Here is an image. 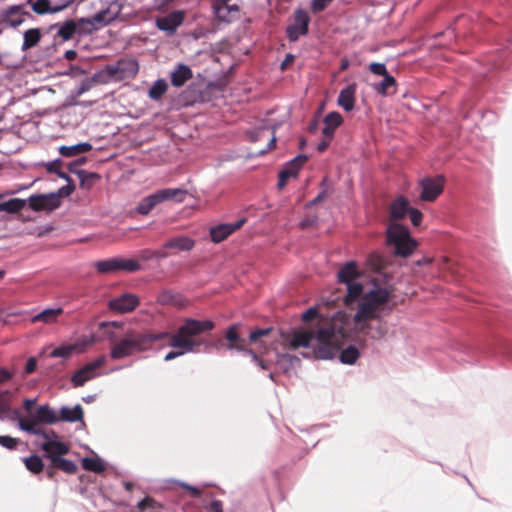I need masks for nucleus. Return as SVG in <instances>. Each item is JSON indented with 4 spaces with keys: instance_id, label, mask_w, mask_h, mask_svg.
Masks as SVG:
<instances>
[{
    "instance_id": "obj_41",
    "label": "nucleus",
    "mask_w": 512,
    "mask_h": 512,
    "mask_svg": "<svg viewBox=\"0 0 512 512\" xmlns=\"http://www.w3.org/2000/svg\"><path fill=\"white\" fill-rule=\"evenodd\" d=\"M395 86H396L395 78L392 75L388 74L383 77V80L381 82L375 84L373 86V88L378 94H380L382 96H386L390 93L389 90L391 88H395Z\"/></svg>"
},
{
    "instance_id": "obj_30",
    "label": "nucleus",
    "mask_w": 512,
    "mask_h": 512,
    "mask_svg": "<svg viewBox=\"0 0 512 512\" xmlns=\"http://www.w3.org/2000/svg\"><path fill=\"white\" fill-rule=\"evenodd\" d=\"M195 241L187 236L174 237L164 244V248L175 249L179 251H190L193 249Z\"/></svg>"
},
{
    "instance_id": "obj_64",
    "label": "nucleus",
    "mask_w": 512,
    "mask_h": 512,
    "mask_svg": "<svg viewBox=\"0 0 512 512\" xmlns=\"http://www.w3.org/2000/svg\"><path fill=\"white\" fill-rule=\"evenodd\" d=\"M317 315V309L314 307L309 308L302 314V320L303 321H310L312 318H314Z\"/></svg>"
},
{
    "instance_id": "obj_39",
    "label": "nucleus",
    "mask_w": 512,
    "mask_h": 512,
    "mask_svg": "<svg viewBox=\"0 0 512 512\" xmlns=\"http://www.w3.org/2000/svg\"><path fill=\"white\" fill-rule=\"evenodd\" d=\"M41 34L39 29H28L24 32L22 50H28L40 41Z\"/></svg>"
},
{
    "instance_id": "obj_21",
    "label": "nucleus",
    "mask_w": 512,
    "mask_h": 512,
    "mask_svg": "<svg viewBox=\"0 0 512 512\" xmlns=\"http://www.w3.org/2000/svg\"><path fill=\"white\" fill-rule=\"evenodd\" d=\"M73 0H61L55 5H51L49 0H36L32 3V10L37 14L57 13L67 8Z\"/></svg>"
},
{
    "instance_id": "obj_50",
    "label": "nucleus",
    "mask_w": 512,
    "mask_h": 512,
    "mask_svg": "<svg viewBox=\"0 0 512 512\" xmlns=\"http://www.w3.org/2000/svg\"><path fill=\"white\" fill-rule=\"evenodd\" d=\"M138 508L141 511L149 510L148 512H161L162 506L154 499L146 497L138 503Z\"/></svg>"
},
{
    "instance_id": "obj_14",
    "label": "nucleus",
    "mask_w": 512,
    "mask_h": 512,
    "mask_svg": "<svg viewBox=\"0 0 512 512\" xmlns=\"http://www.w3.org/2000/svg\"><path fill=\"white\" fill-rule=\"evenodd\" d=\"M11 413V410L10 412ZM15 418L18 421V427L29 434L40 436L46 431L43 430L39 424H43L42 421L37 420V409L33 410V412H30L29 414H26L24 417L21 416L18 411H12Z\"/></svg>"
},
{
    "instance_id": "obj_12",
    "label": "nucleus",
    "mask_w": 512,
    "mask_h": 512,
    "mask_svg": "<svg viewBox=\"0 0 512 512\" xmlns=\"http://www.w3.org/2000/svg\"><path fill=\"white\" fill-rule=\"evenodd\" d=\"M185 16L186 14L183 10H175L165 16L157 17L155 24L160 31L165 32L167 35H174L183 24Z\"/></svg>"
},
{
    "instance_id": "obj_53",
    "label": "nucleus",
    "mask_w": 512,
    "mask_h": 512,
    "mask_svg": "<svg viewBox=\"0 0 512 512\" xmlns=\"http://www.w3.org/2000/svg\"><path fill=\"white\" fill-rule=\"evenodd\" d=\"M95 79L86 78L84 79L79 86L75 90L76 96H81L87 91H89L96 83H99L97 81V77L94 76Z\"/></svg>"
},
{
    "instance_id": "obj_34",
    "label": "nucleus",
    "mask_w": 512,
    "mask_h": 512,
    "mask_svg": "<svg viewBox=\"0 0 512 512\" xmlns=\"http://www.w3.org/2000/svg\"><path fill=\"white\" fill-rule=\"evenodd\" d=\"M358 276L357 266L354 261L347 262L338 272V280L348 284Z\"/></svg>"
},
{
    "instance_id": "obj_13",
    "label": "nucleus",
    "mask_w": 512,
    "mask_h": 512,
    "mask_svg": "<svg viewBox=\"0 0 512 512\" xmlns=\"http://www.w3.org/2000/svg\"><path fill=\"white\" fill-rule=\"evenodd\" d=\"M310 18L306 11L297 9L294 13V22L287 27V36L290 41H296L300 36L307 34Z\"/></svg>"
},
{
    "instance_id": "obj_33",
    "label": "nucleus",
    "mask_w": 512,
    "mask_h": 512,
    "mask_svg": "<svg viewBox=\"0 0 512 512\" xmlns=\"http://www.w3.org/2000/svg\"><path fill=\"white\" fill-rule=\"evenodd\" d=\"M63 313V309L58 308H48L43 310L42 312L36 314L32 318V322H43L45 324L55 323L59 315Z\"/></svg>"
},
{
    "instance_id": "obj_9",
    "label": "nucleus",
    "mask_w": 512,
    "mask_h": 512,
    "mask_svg": "<svg viewBox=\"0 0 512 512\" xmlns=\"http://www.w3.org/2000/svg\"><path fill=\"white\" fill-rule=\"evenodd\" d=\"M40 437L44 440L40 447L51 462L54 458H59L69 452V446L60 441L59 436L53 430L43 433Z\"/></svg>"
},
{
    "instance_id": "obj_42",
    "label": "nucleus",
    "mask_w": 512,
    "mask_h": 512,
    "mask_svg": "<svg viewBox=\"0 0 512 512\" xmlns=\"http://www.w3.org/2000/svg\"><path fill=\"white\" fill-rule=\"evenodd\" d=\"M82 467L87 471L100 473L105 470V463L98 457H86L82 459Z\"/></svg>"
},
{
    "instance_id": "obj_62",
    "label": "nucleus",
    "mask_w": 512,
    "mask_h": 512,
    "mask_svg": "<svg viewBox=\"0 0 512 512\" xmlns=\"http://www.w3.org/2000/svg\"><path fill=\"white\" fill-rule=\"evenodd\" d=\"M36 366H37V360L35 357H30L27 362H26V365H25V373L26 374H31L35 371L36 369Z\"/></svg>"
},
{
    "instance_id": "obj_7",
    "label": "nucleus",
    "mask_w": 512,
    "mask_h": 512,
    "mask_svg": "<svg viewBox=\"0 0 512 512\" xmlns=\"http://www.w3.org/2000/svg\"><path fill=\"white\" fill-rule=\"evenodd\" d=\"M187 192L180 188H164L144 197L136 206V211L140 215H148L159 204L175 200L176 202H183Z\"/></svg>"
},
{
    "instance_id": "obj_25",
    "label": "nucleus",
    "mask_w": 512,
    "mask_h": 512,
    "mask_svg": "<svg viewBox=\"0 0 512 512\" xmlns=\"http://www.w3.org/2000/svg\"><path fill=\"white\" fill-rule=\"evenodd\" d=\"M193 76L192 70L185 64H178L170 73L171 84L174 87H181L186 81Z\"/></svg>"
},
{
    "instance_id": "obj_47",
    "label": "nucleus",
    "mask_w": 512,
    "mask_h": 512,
    "mask_svg": "<svg viewBox=\"0 0 512 512\" xmlns=\"http://www.w3.org/2000/svg\"><path fill=\"white\" fill-rule=\"evenodd\" d=\"M77 31V24L72 21H66L61 27L58 29L57 34L63 39V40H69L73 37L75 32Z\"/></svg>"
},
{
    "instance_id": "obj_56",
    "label": "nucleus",
    "mask_w": 512,
    "mask_h": 512,
    "mask_svg": "<svg viewBox=\"0 0 512 512\" xmlns=\"http://www.w3.org/2000/svg\"><path fill=\"white\" fill-rule=\"evenodd\" d=\"M18 442H19L18 439L13 438L11 436H0V445L9 450L15 449Z\"/></svg>"
},
{
    "instance_id": "obj_5",
    "label": "nucleus",
    "mask_w": 512,
    "mask_h": 512,
    "mask_svg": "<svg viewBox=\"0 0 512 512\" xmlns=\"http://www.w3.org/2000/svg\"><path fill=\"white\" fill-rule=\"evenodd\" d=\"M139 71V64L134 58H121L108 64L95 74L97 81L102 84L118 82L134 78Z\"/></svg>"
},
{
    "instance_id": "obj_57",
    "label": "nucleus",
    "mask_w": 512,
    "mask_h": 512,
    "mask_svg": "<svg viewBox=\"0 0 512 512\" xmlns=\"http://www.w3.org/2000/svg\"><path fill=\"white\" fill-rule=\"evenodd\" d=\"M333 0H312L311 9L317 13L324 10Z\"/></svg>"
},
{
    "instance_id": "obj_6",
    "label": "nucleus",
    "mask_w": 512,
    "mask_h": 512,
    "mask_svg": "<svg viewBox=\"0 0 512 512\" xmlns=\"http://www.w3.org/2000/svg\"><path fill=\"white\" fill-rule=\"evenodd\" d=\"M386 234L387 243L394 247V252L397 256L406 258L417 247V242L411 237L409 230L401 224H390Z\"/></svg>"
},
{
    "instance_id": "obj_24",
    "label": "nucleus",
    "mask_w": 512,
    "mask_h": 512,
    "mask_svg": "<svg viewBox=\"0 0 512 512\" xmlns=\"http://www.w3.org/2000/svg\"><path fill=\"white\" fill-rule=\"evenodd\" d=\"M238 327V324H234L227 329L225 333V338L229 342L227 349L247 353L249 349H247L244 345L245 340L239 336Z\"/></svg>"
},
{
    "instance_id": "obj_20",
    "label": "nucleus",
    "mask_w": 512,
    "mask_h": 512,
    "mask_svg": "<svg viewBox=\"0 0 512 512\" xmlns=\"http://www.w3.org/2000/svg\"><path fill=\"white\" fill-rule=\"evenodd\" d=\"M30 14L28 12H24L21 6H12L4 11L3 17L1 19L2 26L5 28L6 26H10L16 28L20 26Z\"/></svg>"
},
{
    "instance_id": "obj_1",
    "label": "nucleus",
    "mask_w": 512,
    "mask_h": 512,
    "mask_svg": "<svg viewBox=\"0 0 512 512\" xmlns=\"http://www.w3.org/2000/svg\"><path fill=\"white\" fill-rule=\"evenodd\" d=\"M344 339L343 330L331 323L294 329L285 336L289 348H312L320 359H332L343 345Z\"/></svg>"
},
{
    "instance_id": "obj_16",
    "label": "nucleus",
    "mask_w": 512,
    "mask_h": 512,
    "mask_svg": "<svg viewBox=\"0 0 512 512\" xmlns=\"http://www.w3.org/2000/svg\"><path fill=\"white\" fill-rule=\"evenodd\" d=\"M28 202L34 211H53L60 205L59 198L55 194L32 195L28 198Z\"/></svg>"
},
{
    "instance_id": "obj_29",
    "label": "nucleus",
    "mask_w": 512,
    "mask_h": 512,
    "mask_svg": "<svg viewBox=\"0 0 512 512\" xmlns=\"http://www.w3.org/2000/svg\"><path fill=\"white\" fill-rule=\"evenodd\" d=\"M300 363V359L294 355L281 354L278 355L276 360L277 368L286 375H290L295 366Z\"/></svg>"
},
{
    "instance_id": "obj_63",
    "label": "nucleus",
    "mask_w": 512,
    "mask_h": 512,
    "mask_svg": "<svg viewBox=\"0 0 512 512\" xmlns=\"http://www.w3.org/2000/svg\"><path fill=\"white\" fill-rule=\"evenodd\" d=\"M208 512H223L222 502L219 500H213L207 507Z\"/></svg>"
},
{
    "instance_id": "obj_49",
    "label": "nucleus",
    "mask_w": 512,
    "mask_h": 512,
    "mask_svg": "<svg viewBox=\"0 0 512 512\" xmlns=\"http://www.w3.org/2000/svg\"><path fill=\"white\" fill-rule=\"evenodd\" d=\"M26 468L34 474H37L43 469L42 459L37 455H32L24 459Z\"/></svg>"
},
{
    "instance_id": "obj_17",
    "label": "nucleus",
    "mask_w": 512,
    "mask_h": 512,
    "mask_svg": "<svg viewBox=\"0 0 512 512\" xmlns=\"http://www.w3.org/2000/svg\"><path fill=\"white\" fill-rule=\"evenodd\" d=\"M138 304L139 300L136 295L124 293L119 297L111 299L108 303V307L110 310L118 313H127L133 311Z\"/></svg>"
},
{
    "instance_id": "obj_46",
    "label": "nucleus",
    "mask_w": 512,
    "mask_h": 512,
    "mask_svg": "<svg viewBox=\"0 0 512 512\" xmlns=\"http://www.w3.org/2000/svg\"><path fill=\"white\" fill-rule=\"evenodd\" d=\"M77 176L80 179L81 187L90 188L96 180L100 179V176L94 172H87L85 170H80L77 172Z\"/></svg>"
},
{
    "instance_id": "obj_59",
    "label": "nucleus",
    "mask_w": 512,
    "mask_h": 512,
    "mask_svg": "<svg viewBox=\"0 0 512 512\" xmlns=\"http://www.w3.org/2000/svg\"><path fill=\"white\" fill-rule=\"evenodd\" d=\"M270 332V329H257L255 331H252L249 335V339L251 342L257 341L260 337L268 335Z\"/></svg>"
},
{
    "instance_id": "obj_19",
    "label": "nucleus",
    "mask_w": 512,
    "mask_h": 512,
    "mask_svg": "<svg viewBox=\"0 0 512 512\" xmlns=\"http://www.w3.org/2000/svg\"><path fill=\"white\" fill-rule=\"evenodd\" d=\"M307 156L300 154L289 161L279 173L278 187L281 189L286 185L289 178L296 177L301 166L306 162Z\"/></svg>"
},
{
    "instance_id": "obj_40",
    "label": "nucleus",
    "mask_w": 512,
    "mask_h": 512,
    "mask_svg": "<svg viewBox=\"0 0 512 512\" xmlns=\"http://www.w3.org/2000/svg\"><path fill=\"white\" fill-rule=\"evenodd\" d=\"M26 205V200L13 198L8 201L0 203V212L17 213L21 211Z\"/></svg>"
},
{
    "instance_id": "obj_3",
    "label": "nucleus",
    "mask_w": 512,
    "mask_h": 512,
    "mask_svg": "<svg viewBox=\"0 0 512 512\" xmlns=\"http://www.w3.org/2000/svg\"><path fill=\"white\" fill-rule=\"evenodd\" d=\"M214 328V323L211 320H196L188 318L184 324L181 325L177 333H168L163 339H170L169 346L181 352V355L188 353L198 352V347L204 344V341L194 340L193 337L203 332L210 331Z\"/></svg>"
},
{
    "instance_id": "obj_27",
    "label": "nucleus",
    "mask_w": 512,
    "mask_h": 512,
    "mask_svg": "<svg viewBox=\"0 0 512 512\" xmlns=\"http://www.w3.org/2000/svg\"><path fill=\"white\" fill-rule=\"evenodd\" d=\"M343 122V118L338 112H330L324 117V127L322 129V133L325 138L331 139L333 137L334 131L338 128Z\"/></svg>"
},
{
    "instance_id": "obj_10",
    "label": "nucleus",
    "mask_w": 512,
    "mask_h": 512,
    "mask_svg": "<svg viewBox=\"0 0 512 512\" xmlns=\"http://www.w3.org/2000/svg\"><path fill=\"white\" fill-rule=\"evenodd\" d=\"M106 363V356L102 355L92 362L85 364L82 368L77 370L71 377V382L74 387H81L86 382L95 379L100 375L98 371Z\"/></svg>"
},
{
    "instance_id": "obj_45",
    "label": "nucleus",
    "mask_w": 512,
    "mask_h": 512,
    "mask_svg": "<svg viewBox=\"0 0 512 512\" xmlns=\"http://www.w3.org/2000/svg\"><path fill=\"white\" fill-rule=\"evenodd\" d=\"M360 354L358 349L355 346H348L344 349L340 354V361L344 364L352 365L359 358Z\"/></svg>"
},
{
    "instance_id": "obj_52",
    "label": "nucleus",
    "mask_w": 512,
    "mask_h": 512,
    "mask_svg": "<svg viewBox=\"0 0 512 512\" xmlns=\"http://www.w3.org/2000/svg\"><path fill=\"white\" fill-rule=\"evenodd\" d=\"M95 342L94 335H87L80 337L72 346H75V352H84L88 346Z\"/></svg>"
},
{
    "instance_id": "obj_55",
    "label": "nucleus",
    "mask_w": 512,
    "mask_h": 512,
    "mask_svg": "<svg viewBox=\"0 0 512 512\" xmlns=\"http://www.w3.org/2000/svg\"><path fill=\"white\" fill-rule=\"evenodd\" d=\"M328 187H329L328 179L324 178L322 181V188H323L322 191L312 201H310L307 204V207H311V206L315 205L316 203H318L319 201H322L326 197Z\"/></svg>"
},
{
    "instance_id": "obj_37",
    "label": "nucleus",
    "mask_w": 512,
    "mask_h": 512,
    "mask_svg": "<svg viewBox=\"0 0 512 512\" xmlns=\"http://www.w3.org/2000/svg\"><path fill=\"white\" fill-rule=\"evenodd\" d=\"M12 397L13 392L11 390L0 387V419L8 417Z\"/></svg>"
},
{
    "instance_id": "obj_4",
    "label": "nucleus",
    "mask_w": 512,
    "mask_h": 512,
    "mask_svg": "<svg viewBox=\"0 0 512 512\" xmlns=\"http://www.w3.org/2000/svg\"><path fill=\"white\" fill-rule=\"evenodd\" d=\"M168 332L151 333L148 331L129 330L124 337L112 345L110 357L114 360L130 357L136 353L146 351L152 345L167 336Z\"/></svg>"
},
{
    "instance_id": "obj_36",
    "label": "nucleus",
    "mask_w": 512,
    "mask_h": 512,
    "mask_svg": "<svg viewBox=\"0 0 512 512\" xmlns=\"http://www.w3.org/2000/svg\"><path fill=\"white\" fill-rule=\"evenodd\" d=\"M347 285V295L345 296L346 305L350 306L354 301L360 300V298L366 293L362 284L351 282Z\"/></svg>"
},
{
    "instance_id": "obj_43",
    "label": "nucleus",
    "mask_w": 512,
    "mask_h": 512,
    "mask_svg": "<svg viewBox=\"0 0 512 512\" xmlns=\"http://www.w3.org/2000/svg\"><path fill=\"white\" fill-rule=\"evenodd\" d=\"M51 467L60 469L68 474H74L77 471V465L73 461L65 459L62 456L54 458L53 462H51Z\"/></svg>"
},
{
    "instance_id": "obj_35",
    "label": "nucleus",
    "mask_w": 512,
    "mask_h": 512,
    "mask_svg": "<svg viewBox=\"0 0 512 512\" xmlns=\"http://www.w3.org/2000/svg\"><path fill=\"white\" fill-rule=\"evenodd\" d=\"M111 19H79L77 29L82 33H90L99 26L108 24Z\"/></svg>"
},
{
    "instance_id": "obj_18",
    "label": "nucleus",
    "mask_w": 512,
    "mask_h": 512,
    "mask_svg": "<svg viewBox=\"0 0 512 512\" xmlns=\"http://www.w3.org/2000/svg\"><path fill=\"white\" fill-rule=\"evenodd\" d=\"M246 222L245 218H242L234 223H224L213 226L210 228V237L212 242L220 243L229 237L233 232L238 230Z\"/></svg>"
},
{
    "instance_id": "obj_31",
    "label": "nucleus",
    "mask_w": 512,
    "mask_h": 512,
    "mask_svg": "<svg viewBox=\"0 0 512 512\" xmlns=\"http://www.w3.org/2000/svg\"><path fill=\"white\" fill-rule=\"evenodd\" d=\"M92 149V145L89 142H81L71 146H60L59 153L63 157H74L80 154L89 152Z\"/></svg>"
},
{
    "instance_id": "obj_32",
    "label": "nucleus",
    "mask_w": 512,
    "mask_h": 512,
    "mask_svg": "<svg viewBox=\"0 0 512 512\" xmlns=\"http://www.w3.org/2000/svg\"><path fill=\"white\" fill-rule=\"evenodd\" d=\"M37 420L43 424H55L59 422V413L49 405H40L37 408Z\"/></svg>"
},
{
    "instance_id": "obj_28",
    "label": "nucleus",
    "mask_w": 512,
    "mask_h": 512,
    "mask_svg": "<svg viewBox=\"0 0 512 512\" xmlns=\"http://www.w3.org/2000/svg\"><path fill=\"white\" fill-rule=\"evenodd\" d=\"M83 419V409L77 404L73 407L62 406L59 411V421L77 422Z\"/></svg>"
},
{
    "instance_id": "obj_44",
    "label": "nucleus",
    "mask_w": 512,
    "mask_h": 512,
    "mask_svg": "<svg viewBox=\"0 0 512 512\" xmlns=\"http://www.w3.org/2000/svg\"><path fill=\"white\" fill-rule=\"evenodd\" d=\"M168 85L164 79L156 80L148 91V96L152 100H159L167 91Z\"/></svg>"
},
{
    "instance_id": "obj_26",
    "label": "nucleus",
    "mask_w": 512,
    "mask_h": 512,
    "mask_svg": "<svg viewBox=\"0 0 512 512\" xmlns=\"http://www.w3.org/2000/svg\"><path fill=\"white\" fill-rule=\"evenodd\" d=\"M410 208L409 201L405 197L400 196L390 205V218L392 220L403 219L408 214Z\"/></svg>"
},
{
    "instance_id": "obj_38",
    "label": "nucleus",
    "mask_w": 512,
    "mask_h": 512,
    "mask_svg": "<svg viewBox=\"0 0 512 512\" xmlns=\"http://www.w3.org/2000/svg\"><path fill=\"white\" fill-rule=\"evenodd\" d=\"M169 256V253L167 252V248H164V245L157 250H151V249H143L139 253V258L143 261H149V260H162Z\"/></svg>"
},
{
    "instance_id": "obj_22",
    "label": "nucleus",
    "mask_w": 512,
    "mask_h": 512,
    "mask_svg": "<svg viewBox=\"0 0 512 512\" xmlns=\"http://www.w3.org/2000/svg\"><path fill=\"white\" fill-rule=\"evenodd\" d=\"M356 89V84L351 83L343 88L338 95L337 104L347 112L354 109Z\"/></svg>"
},
{
    "instance_id": "obj_2",
    "label": "nucleus",
    "mask_w": 512,
    "mask_h": 512,
    "mask_svg": "<svg viewBox=\"0 0 512 512\" xmlns=\"http://www.w3.org/2000/svg\"><path fill=\"white\" fill-rule=\"evenodd\" d=\"M393 288L385 283L378 284L377 279H373V288L367 291L358 302L356 313L353 316L355 329H364L368 321L378 320L385 311V306L392 296Z\"/></svg>"
},
{
    "instance_id": "obj_15",
    "label": "nucleus",
    "mask_w": 512,
    "mask_h": 512,
    "mask_svg": "<svg viewBox=\"0 0 512 512\" xmlns=\"http://www.w3.org/2000/svg\"><path fill=\"white\" fill-rule=\"evenodd\" d=\"M212 10L215 18L222 23L230 24L239 19L240 8L237 4L212 3Z\"/></svg>"
},
{
    "instance_id": "obj_61",
    "label": "nucleus",
    "mask_w": 512,
    "mask_h": 512,
    "mask_svg": "<svg viewBox=\"0 0 512 512\" xmlns=\"http://www.w3.org/2000/svg\"><path fill=\"white\" fill-rule=\"evenodd\" d=\"M248 355L251 356L252 361L256 363L262 370L268 369V364L264 362L263 360L259 359L256 353H254L252 350L247 351Z\"/></svg>"
},
{
    "instance_id": "obj_23",
    "label": "nucleus",
    "mask_w": 512,
    "mask_h": 512,
    "mask_svg": "<svg viewBox=\"0 0 512 512\" xmlns=\"http://www.w3.org/2000/svg\"><path fill=\"white\" fill-rule=\"evenodd\" d=\"M375 321V323L368 321L367 327L364 329H356V331L374 340L382 339L387 334V325L381 318Z\"/></svg>"
},
{
    "instance_id": "obj_60",
    "label": "nucleus",
    "mask_w": 512,
    "mask_h": 512,
    "mask_svg": "<svg viewBox=\"0 0 512 512\" xmlns=\"http://www.w3.org/2000/svg\"><path fill=\"white\" fill-rule=\"evenodd\" d=\"M13 373L9 371L6 368L0 367V387H2V384L8 382L10 379H12Z\"/></svg>"
},
{
    "instance_id": "obj_51",
    "label": "nucleus",
    "mask_w": 512,
    "mask_h": 512,
    "mask_svg": "<svg viewBox=\"0 0 512 512\" xmlns=\"http://www.w3.org/2000/svg\"><path fill=\"white\" fill-rule=\"evenodd\" d=\"M367 265L370 267L371 270L378 272L383 268L384 259L378 253H371L367 257Z\"/></svg>"
},
{
    "instance_id": "obj_48",
    "label": "nucleus",
    "mask_w": 512,
    "mask_h": 512,
    "mask_svg": "<svg viewBox=\"0 0 512 512\" xmlns=\"http://www.w3.org/2000/svg\"><path fill=\"white\" fill-rule=\"evenodd\" d=\"M74 352L75 346H72V344L61 345L51 351L50 357L68 359Z\"/></svg>"
},
{
    "instance_id": "obj_58",
    "label": "nucleus",
    "mask_w": 512,
    "mask_h": 512,
    "mask_svg": "<svg viewBox=\"0 0 512 512\" xmlns=\"http://www.w3.org/2000/svg\"><path fill=\"white\" fill-rule=\"evenodd\" d=\"M408 214H409L411 223L414 226H418L421 223L423 215L418 209L410 208Z\"/></svg>"
},
{
    "instance_id": "obj_8",
    "label": "nucleus",
    "mask_w": 512,
    "mask_h": 512,
    "mask_svg": "<svg viewBox=\"0 0 512 512\" xmlns=\"http://www.w3.org/2000/svg\"><path fill=\"white\" fill-rule=\"evenodd\" d=\"M95 268L99 273H116L118 271L136 272L141 269L137 260L127 258H110L95 263Z\"/></svg>"
},
{
    "instance_id": "obj_54",
    "label": "nucleus",
    "mask_w": 512,
    "mask_h": 512,
    "mask_svg": "<svg viewBox=\"0 0 512 512\" xmlns=\"http://www.w3.org/2000/svg\"><path fill=\"white\" fill-rule=\"evenodd\" d=\"M369 70L378 76L384 77L389 74L384 63L373 62L369 65Z\"/></svg>"
},
{
    "instance_id": "obj_11",
    "label": "nucleus",
    "mask_w": 512,
    "mask_h": 512,
    "mask_svg": "<svg viewBox=\"0 0 512 512\" xmlns=\"http://www.w3.org/2000/svg\"><path fill=\"white\" fill-rule=\"evenodd\" d=\"M421 188L420 199L422 201L432 202L443 192L444 177H425L419 181Z\"/></svg>"
}]
</instances>
